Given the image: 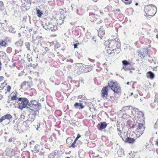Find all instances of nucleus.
<instances>
[{"label": "nucleus", "instance_id": "1", "mask_svg": "<svg viewBox=\"0 0 158 158\" xmlns=\"http://www.w3.org/2000/svg\"><path fill=\"white\" fill-rule=\"evenodd\" d=\"M106 53L114 56L118 54L120 52L121 44L119 39L116 38L108 41Z\"/></svg>", "mask_w": 158, "mask_h": 158}, {"label": "nucleus", "instance_id": "2", "mask_svg": "<svg viewBox=\"0 0 158 158\" xmlns=\"http://www.w3.org/2000/svg\"><path fill=\"white\" fill-rule=\"evenodd\" d=\"M103 13L100 10H97L94 12V14L90 13L89 16L90 20L95 22L97 24H99L103 22L102 16Z\"/></svg>", "mask_w": 158, "mask_h": 158}, {"label": "nucleus", "instance_id": "3", "mask_svg": "<svg viewBox=\"0 0 158 158\" xmlns=\"http://www.w3.org/2000/svg\"><path fill=\"white\" fill-rule=\"evenodd\" d=\"M144 11L146 17H153L157 12V7L153 4L148 5L145 6Z\"/></svg>", "mask_w": 158, "mask_h": 158}, {"label": "nucleus", "instance_id": "4", "mask_svg": "<svg viewBox=\"0 0 158 158\" xmlns=\"http://www.w3.org/2000/svg\"><path fill=\"white\" fill-rule=\"evenodd\" d=\"M109 87L114 93L117 94L122 93V89L119 83L117 81H110L108 82Z\"/></svg>", "mask_w": 158, "mask_h": 158}, {"label": "nucleus", "instance_id": "5", "mask_svg": "<svg viewBox=\"0 0 158 158\" xmlns=\"http://www.w3.org/2000/svg\"><path fill=\"white\" fill-rule=\"evenodd\" d=\"M17 103V105L15 103L14 105L15 107H17L19 109L22 110L27 107L29 102L28 100L26 98H19L18 99Z\"/></svg>", "mask_w": 158, "mask_h": 158}, {"label": "nucleus", "instance_id": "6", "mask_svg": "<svg viewBox=\"0 0 158 158\" xmlns=\"http://www.w3.org/2000/svg\"><path fill=\"white\" fill-rule=\"evenodd\" d=\"M136 127L135 132H132V136H136L138 138L143 134L145 127L143 124L141 123H139Z\"/></svg>", "mask_w": 158, "mask_h": 158}, {"label": "nucleus", "instance_id": "7", "mask_svg": "<svg viewBox=\"0 0 158 158\" xmlns=\"http://www.w3.org/2000/svg\"><path fill=\"white\" fill-rule=\"evenodd\" d=\"M109 87V85L104 86L101 90V97L103 99H106L107 98L108 96V89Z\"/></svg>", "mask_w": 158, "mask_h": 158}, {"label": "nucleus", "instance_id": "8", "mask_svg": "<svg viewBox=\"0 0 158 158\" xmlns=\"http://www.w3.org/2000/svg\"><path fill=\"white\" fill-rule=\"evenodd\" d=\"M76 69L77 70V74H79L82 73H84V64L82 63H76L75 65Z\"/></svg>", "mask_w": 158, "mask_h": 158}, {"label": "nucleus", "instance_id": "9", "mask_svg": "<svg viewBox=\"0 0 158 158\" xmlns=\"http://www.w3.org/2000/svg\"><path fill=\"white\" fill-rule=\"evenodd\" d=\"M138 55H140L141 58H143L148 56L150 57V52L148 48H144L142 50V51L138 52Z\"/></svg>", "mask_w": 158, "mask_h": 158}, {"label": "nucleus", "instance_id": "10", "mask_svg": "<svg viewBox=\"0 0 158 158\" xmlns=\"http://www.w3.org/2000/svg\"><path fill=\"white\" fill-rule=\"evenodd\" d=\"M131 135V137H128L127 138L128 139H123L124 140V142L127 143H134L135 141V140L138 138L136 136H132V132L130 133Z\"/></svg>", "mask_w": 158, "mask_h": 158}, {"label": "nucleus", "instance_id": "11", "mask_svg": "<svg viewBox=\"0 0 158 158\" xmlns=\"http://www.w3.org/2000/svg\"><path fill=\"white\" fill-rule=\"evenodd\" d=\"M98 35L102 39L105 35V29L103 26H101L100 28L97 30Z\"/></svg>", "mask_w": 158, "mask_h": 158}, {"label": "nucleus", "instance_id": "12", "mask_svg": "<svg viewBox=\"0 0 158 158\" xmlns=\"http://www.w3.org/2000/svg\"><path fill=\"white\" fill-rule=\"evenodd\" d=\"M107 124L105 122H102L98 123L97 126L98 129L101 130L102 129L105 128L107 126Z\"/></svg>", "mask_w": 158, "mask_h": 158}, {"label": "nucleus", "instance_id": "13", "mask_svg": "<svg viewBox=\"0 0 158 158\" xmlns=\"http://www.w3.org/2000/svg\"><path fill=\"white\" fill-rule=\"evenodd\" d=\"M123 64V69L127 71L130 70V68L128 67V65H130L131 63L126 60H123L122 61Z\"/></svg>", "mask_w": 158, "mask_h": 158}, {"label": "nucleus", "instance_id": "14", "mask_svg": "<svg viewBox=\"0 0 158 158\" xmlns=\"http://www.w3.org/2000/svg\"><path fill=\"white\" fill-rule=\"evenodd\" d=\"M18 93L15 90L12 92L11 94V98L10 100L11 101H14L17 100L18 98Z\"/></svg>", "mask_w": 158, "mask_h": 158}, {"label": "nucleus", "instance_id": "15", "mask_svg": "<svg viewBox=\"0 0 158 158\" xmlns=\"http://www.w3.org/2000/svg\"><path fill=\"white\" fill-rule=\"evenodd\" d=\"M12 118V116L10 114H7L6 115L1 117L0 118V123L6 119L10 120Z\"/></svg>", "mask_w": 158, "mask_h": 158}, {"label": "nucleus", "instance_id": "16", "mask_svg": "<svg viewBox=\"0 0 158 158\" xmlns=\"http://www.w3.org/2000/svg\"><path fill=\"white\" fill-rule=\"evenodd\" d=\"M46 29H48L52 31H55L57 29V27L56 26H54L52 24H49L48 26V27Z\"/></svg>", "mask_w": 158, "mask_h": 158}, {"label": "nucleus", "instance_id": "17", "mask_svg": "<svg viewBox=\"0 0 158 158\" xmlns=\"http://www.w3.org/2000/svg\"><path fill=\"white\" fill-rule=\"evenodd\" d=\"M27 85L29 88L31 87V85L30 82L24 81L20 85L21 88L22 89L24 88Z\"/></svg>", "mask_w": 158, "mask_h": 158}, {"label": "nucleus", "instance_id": "18", "mask_svg": "<svg viewBox=\"0 0 158 158\" xmlns=\"http://www.w3.org/2000/svg\"><path fill=\"white\" fill-rule=\"evenodd\" d=\"M74 106L76 108H78V107H79L80 109H82L84 108V106L83 105L82 103H79L78 102H76L74 105Z\"/></svg>", "mask_w": 158, "mask_h": 158}, {"label": "nucleus", "instance_id": "19", "mask_svg": "<svg viewBox=\"0 0 158 158\" xmlns=\"http://www.w3.org/2000/svg\"><path fill=\"white\" fill-rule=\"evenodd\" d=\"M155 75L151 71H149L147 73V77L148 78L151 79H153Z\"/></svg>", "mask_w": 158, "mask_h": 158}, {"label": "nucleus", "instance_id": "20", "mask_svg": "<svg viewBox=\"0 0 158 158\" xmlns=\"http://www.w3.org/2000/svg\"><path fill=\"white\" fill-rule=\"evenodd\" d=\"M84 73H87L91 70V68L90 66L88 65H84Z\"/></svg>", "mask_w": 158, "mask_h": 158}, {"label": "nucleus", "instance_id": "21", "mask_svg": "<svg viewBox=\"0 0 158 158\" xmlns=\"http://www.w3.org/2000/svg\"><path fill=\"white\" fill-rule=\"evenodd\" d=\"M40 150V146L38 145H36L34 147L33 151L34 153H38Z\"/></svg>", "mask_w": 158, "mask_h": 158}, {"label": "nucleus", "instance_id": "22", "mask_svg": "<svg viewBox=\"0 0 158 158\" xmlns=\"http://www.w3.org/2000/svg\"><path fill=\"white\" fill-rule=\"evenodd\" d=\"M7 43L5 40H0V46H1L6 47L7 46Z\"/></svg>", "mask_w": 158, "mask_h": 158}, {"label": "nucleus", "instance_id": "23", "mask_svg": "<svg viewBox=\"0 0 158 158\" xmlns=\"http://www.w3.org/2000/svg\"><path fill=\"white\" fill-rule=\"evenodd\" d=\"M33 107L34 108V109L32 110H35V111H38L40 110L41 108V104L40 103H39V105H37L35 106H33Z\"/></svg>", "mask_w": 158, "mask_h": 158}, {"label": "nucleus", "instance_id": "24", "mask_svg": "<svg viewBox=\"0 0 158 158\" xmlns=\"http://www.w3.org/2000/svg\"><path fill=\"white\" fill-rule=\"evenodd\" d=\"M31 103L32 105L31 106V107L34 106H35L39 105V103H40L37 101L35 100L31 101Z\"/></svg>", "mask_w": 158, "mask_h": 158}, {"label": "nucleus", "instance_id": "25", "mask_svg": "<svg viewBox=\"0 0 158 158\" xmlns=\"http://www.w3.org/2000/svg\"><path fill=\"white\" fill-rule=\"evenodd\" d=\"M11 89V87L10 85H8L7 86L6 88L5 89V94H6L7 92L10 93V91Z\"/></svg>", "mask_w": 158, "mask_h": 158}, {"label": "nucleus", "instance_id": "26", "mask_svg": "<svg viewBox=\"0 0 158 158\" xmlns=\"http://www.w3.org/2000/svg\"><path fill=\"white\" fill-rule=\"evenodd\" d=\"M121 137L123 140L124 141V140L123 139L125 138L127 139H128L127 138L128 137V136L127 135V134L126 132H124L123 135L121 136Z\"/></svg>", "mask_w": 158, "mask_h": 158}, {"label": "nucleus", "instance_id": "27", "mask_svg": "<svg viewBox=\"0 0 158 158\" xmlns=\"http://www.w3.org/2000/svg\"><path fill=\"white\" fill-rule=\"evenodd\" d=\"M36 11L37 15L38 17H40L43 15V13L39 9H36Z\"/></svg>", "mask_w": 158, "mask_h": 158}, {"label": "nucleus", "instance_id": "28", "mask_svg": "<svg viewBox=\"0 0 158 158\" xmlns=\"http://www.w3.org/2000/svg\"><path fill=\"white\" fill-rule=\"evenodd\" d=\"M124 3L125 5H130L132 2L133 0H124Z\"/></svg>", "mask_w": 158, "mask_h": 158}, {"label": "nucleus", "instance_id": "29", "mask_svg": "<svg viewBox=\"0 0 158 158\" xmlns=\"http://www.w3.org/2000/svg\"><path fill=\"white\" fill-rule=\"evenodd\" d=\"M73 139L71 138H68L66 139V143L68 144H70L73 142Z\"/></svg>", "mask_w": 158, "mask_h": 158}, {"label": "nucleus", "instance_id": "30", "mask_svg": "<svg viewBox=\"0 0 158 158\" xmlns=\"http://www.w3.org/2000/svg\"><path fill=\"white\" fill-rule=\"evenodd\" d=\"M25 45L28 51H30V44L28 42H26L25 43Z\"/></svg>", "mask_w": 158, "mask_h": 158}, {"label": "nucleus", "instance_id": "31", "mask_svg": "<svg viewBox=\"0 0 158 158\" xmlns=\"http://www.w3.org/2000/svg\"><path fill=\"white\" fill-rule=\"evenodd\" d=\"M76 142L74 141L69 146V148H75L76 147L75 145Z\"/></svg>", "mask_w": 158, "mask_h": 158}, {"label": "nucleus", "instance_id": "32", "mask_svg": "<svg viewBox=\"0 0 158 158\" xmlns=\"http://www.w3.org/2000/svg\"><path fill=\"white\" fill-rule=\"evenodd\" d=\"M32 64H29L28 66L27 67V69L30 71V72L31 73V71H30V70L31 69V68L32 67Z\"/></svg>", "mask_w": 158, "mask_h": 158}, {"label": "nucleus", "instance_id": "33", "mask_svg": "<svg viewBox=\"0 0 158 158\" xmlns=\"http://www.w3.org/2000/svg\"><path fill=\"white\" fill-rule=\"evenodd\" d=\"M154 102L158 104V93L156 95Z\"/></svg>", "mask_w": 158, "mask_h": 158}, {"label": "nucleus", "instance_id": "34", "mask_svg": "<svg viewBox=\"0 0 158 158\" xmlns=\"http://www.w3.org/2000/svg\"><path fill=\"white\" fill-rule=\"evenodd\" d=\"M56 152L55 151H53L51 154V155L52 156H55L56 155Z\"/></svg>", "mask_w": 158, "mask_h": 158}, {"label": "nucleus", "instance_id": "35", "mask_svg": "<svg viewBox=\"0 0 158 158\" xmlns=\"http://www.w3.org/2000/svg\"><path fill=\"white\" fill-rule=\"evenodd\" d=\"M5 53L2 51H0V57H2L4 55Z\"/></svg>", "mask_w": 158, "mask_h": 158}, {"label": "nucleus", "instance_id": "36", "mask_svg": "<svg viewBox=\"0 0 158 158\" xmlns=\"http://www.w3.org/2000/svg\"><path fill=\"white\" fill-rule=\"evenodd\" d=\"M92 40L95 43H96L97 41V40L96 38V37L95 36H93L92 38Z\"/></svg>", "mask_w": 158, "mask_h": 158}, {"label": "nucleus", "instance_id": "37", "mask_svg": "<svg viewBox=\"0 0 158 158\" xmlns=\"http://www.w3.org/2000/svg\"><path fill=\"white\" fill-rule=\"evenodd\" d=\"M158 66L156 67H153L152 68V70L153 71H157V69H158Z\"/></svg>", "mask_w": 158, "mask_h": 158}, {"label": "nucleus", "instance_id": "38", "mask_svg": "<svg viewBox=\"0 0 158 158\" xmlns=\"http://www.w3.org/2000/svg\"><path fill=\"white\" fill-rule=\"evenodd\" d=\"M44 52H43V53H46V52L48 51L49 49H48V48L47 47H45L44 48Z\"/></svg>", "mask_w": 158, "mask_h": 158}, {"label": "nucleus", "instance_id": "39", "mask_svg": "<svg viewBox=\"0 0 158 158\" xmlns=\"http://www.w3.org/2000/svg\"><path fill=\"white\" fill-rule=\"evenodd\" d=\"M110 99L111 100H112L113 101L115 100V97L114 96H110Z\"/></svg>", "mask_w": 158, "mask_h": 158}, {"label": "nucleus", "instance_id": "40", "mask_svg": "<svg viewBox=\"0 0 158 158\" xmlns=\"http://www.w3.org/2000/svg\"><path fill=\"white\" fill-rule=\"evenodd\" d=\"M81 135L79 134H78L77 137L74 140V141L77 142V140L80 137Z\"/></svg>", "mask_w": 158, "mask_h": 158}, {"label": "nucleus", "instance_id": "41", "mask_svg": "<svg viewBox=\"0 0 158 158\" xmlns=\"http://www.w3.org/2000/svg\"><path fill=\"white\" fill-rule=\"evenodd\" d=\"M4 77L3 76H1L0 77V81H2L3 80Z\"/></svg>", "mask_w": 158, "mask_h": 158}, {"label": "nucleus", "instance_id": "42", "mask_svg": "<svg viewBox=\"0 0 158 158\" xmlns=\"http://www.w3.org/2000/svg\"><path fill=\"white\" fill-rule=\"evenodd\" d=\"M74 48H77V44H74Z\"/></svg>", "mask_w": 158, "mask_h": 158}, {"label": "nucleus", "instance_id": "43", "mask_svg": "<svg viewBox=\"0 0 158 158\" xmlns=\"http://www.w3.org/2000/svg\"><path fill=\"white\" fill-rule=\"evenodd\" d=\"M44 153L42 152H40L39 153V155L40 156H44Z\"/></svg>", "mask_w": 158, "mask_h": 158}, {"label": "nucleus", "instance_id": "44", "mask_svg": "<svg viewBox=\"0 0 158 158\" xmlns=\"http://www.w3.org/2000/svg\"><path fill=\"white\" fill-rule=\"evenodd\" d=\"M5 84V85H7V83H6V82H5V81H4L3 83H2L1 84V85H2V86L3 85H4Z\"/></svg>", "mask_w": 158, "mask_h": 158}, {"label": "nucleus", "instance_id": "45", "mask_svg": "<svg viewBox=\"0 0 158 158\" xmlns=\"http://www.w3.org/2000/svg\"><path fill=\"white\" fill-rule=\"evenodd\" d=\"M12 141V139L11 138L8 141V142H11Z\"/></svg>", "mask_w": 158, "mask_h": 158}, {"label": "nucleus", "instance_id": "46", "mask_svg": "<svg viewBox=\"0 0 158 158\" xmlns=\"http://www.w3.org/2000/svg\"><path fill=\"white\" fill-rule=\"evenodd\" d=\"M156 144L158 146V139L156 140Z\"/></svg>", "mask_w": 158, "mask_h": 158}, {"label": "nucleus", "instance_id": "47", "mask_svg": "<svg viewBox=\"0 0 158 158\" xmlns=\"http://www.w3.org/2000/svg\"><path fill=\"white\" fill-rule=\"evenodd\" d=\"M116 10L118 12H120V10L119 9H117Z\"/></svg>", "mask_w": 158, "mask_h": 158}, {"label": "nucleus", "instance_id": "48", "mask_svg": "<svg viewBox=\"0 0 158 158\" xmlns=\"http://www.w3.org/2000/svg\"><path fill=\"white\" fill-rule=\"evenodd\" d=\"M156 38L158 40V33L157 34L156 36Z\"/></svg>", "mask_w": 158, "mask_h": 158}, {"label": "nucleus", "instance_id": "49", "mask_svg": "<svg viewBox=\"0 0 158 158\" xmlns=\"http://www.w3.org/2000/svg\"><path fill=\"white\" fill-rule=\"evenodd\" d=\"M121 133H122V132H121V131H119V132L118 133V135H121Z\"/></svg>", "mask_w": 158, "mask_h": 158}, {"label": "nucleus", "instance_id": "50", "mask_svg": "<svg viewBox=\"0 0 158 158\" xmlns=\"http://www.w3.org/2000/svg\"><path fill=\"white\" fill-rule=\"evenodd\" d=\"M98 0H93V1L95 2H97Z\"/></svg>", "mask_w": 158, "mask_h": 158}, {"label": "nucleus", "instance_id": "51", "mask_svg": "<svg viewBox=\"0 0 158 158\" xmlns=\"http://www.w3.org/2000/svg\"><path fill=\"white\" fill-rule=\"evenodd\" d=\"M10 100H8V101H7V102L8 103H10Z\"/></svg>", "mask_w": 158, "mask_h": 158}, {"label": "nucleus", "instance_id": "52", "mask_svg": "<svg viewBox=\"0 0 158 158\" xmlns=\"http://www.w3.org/2000/svg\"><path fill=\"white\" fill-rule=\"evenodd\" d=\"M130 83V82H127V85H128Z\"/></svg>", "mask_w": 158, "mask_h": 158}, {"label": "nucleus", "instance_id": "53", "mask_svg": "<svg viewBox=\"0 0 158 158\" xmlns=\"http://www.w3.org/2000/svg\"><path fill=\"white\" fill-rule=\"evenodd\" d=\"M138 3H135V5L136 6H138Z\"/></svg>", "mask_w": 158, "mask_h": 158}, {"label": "nucleus", "instance_id": "54", "mask_svg": "<svg viewBox=\"0 0 158 158\" xmlns=\"http://www.w3.org/2000/svg\"><path fill=\"white\" fill-rule=\"evenodd\" d=\"M156 124H158V119H157V122H156Z\"/></svg>", "mask_w": 158, "mask_h": 158}, {"label": "nucleus", "instance_id": "55", "mask_svg": "<svg viewBox=\"0 0 158 158\" xmlns=\"http://www.w3.org/2000/svg\"><path fill=\"white\" fill-rule=\"evenodd\" d=\"M30 79H31V77H30V78H29Z\"/></svg>", "mask_w": 158, "mask_h": 158}, {"label": "nucleus", "instance_id": "56", "mask_svg": "<svg viewBox=\"0 0 158 158\" xmlns=\"http://www.w3.org/2000/svg\"><path fill=\"white\" fill-rule=\"evenodd\" d=\"M28 61H30V59H29V60H28Z\"/></svg>", "mask_w": 158, "mask_h": 158}]
</instances>
